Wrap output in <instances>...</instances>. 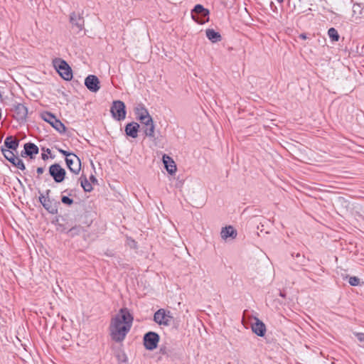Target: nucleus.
Listing matches in <instances>:
<instances>
[{
  "label": "nucleus",
  "mask_w": 364,
  "mask_h": 364,
  "mask_svg": "<svg viewBox=\"0 0 364 364\" xmlns=\"http://www.w3.org/2000/svg\"><path fill=\"white\" fill-rule=\"evenodd\" d=\"M139 128V125L136 122L129 123L125 127V132L127 135L132 138H136L138 136Z\"/></svg>",
  "instance_id": "obj_19"
},
{
  "label": "nucleus",
  "mask_w": 364,
  "mask_h": 364,
  "mask_svg": "<svg viewBox=\"0 0 364 364\" xmlns=\"http://www.w3.org/2000/svg\"><path fill=\"white\" fill-rule=\"evenodd\" d=\"M159 336L155 332H149L144 336V345L147 350H152L157 347Z\"/></svg>",
  "instance_id": "obj_9"
},
{
  "label": "nucleus",
  "mask_w": 364,
  "mask_h": 364,
  "mask_svg": "<svg viewBox=\"0 0 364 364\" xmlns=\"http://www.w3.org/2000/svg\"><path fill=\"white\" fill-rule=\"evenodd\" d=\"M13 110L15 114V117L18 120H23L26 118L28 114L27 107L21 103L14 105Z\"/></svg>",
  "instance_id": "obj_13"
},
{
  "label": "nucleus",
  "mask_w": 364,
  "mask_h": 364,
  "mask_svg": "<svg viewBox=\"0 0 364 364\" xmlns=\"http://www.w3.org/2000/svg\"><path fill=\"white\" fill-rule=\"evenodd\" d=\"M50 191L47 190L46 192V196L43 194H41L39 196V200L43 208L47 210L51 214H56L58 213V208L55 205L49 198L48 195Z\"/></svg>",
  "instance_id": "obj_8"
},
{
  "label": "nucleus",
  "mask_w": 364,
  "mask_h": 364,
  "mask_svg": "<svg viewBox=\"0 0 364 364\" xmlns=\"http://www.w3.org/2000/svg\"><path fill=\"white\" fill-rule=\"evenodd\" d=\"M47 158H48V156H47V155H46V154H42V159H44V160H45V159H46Z\"/></svg>",
  "instance_id": "obj_35"
},
{
  "label": "nucleus",
  "mask_w": 364,
  "mask_h": 364,
  "mask_svg": "<svg viewBox=\"0 0 364 364\" xmlns=\"http://www.w3.org/2000/svg\"><path fill=\"white\" fill-rule=\"evenodd\" d=\"M192 18L200 24H203L209 20V11L202 5L198 4L191 12Z\"/></svg>",
  "instance_id": "obj_2"
},
{
  "label": "nucleus",
  "mask_w": 364,
  "mask_h": 364,
  "mask_svg": "<svg viewBox=\"0 0 364 364\" xmlns=\"http://www.w3.org/2000/svg\"><path fill=\"white\" fill-rule=\"evenodd\" d=\"M355 336L357 337L358 340L360 342L364 343V333H357L355 334Z\"/></svg>",
  "instance_id": "obj_31"
},
{
  "label": "nucleus",
  "mask_w": 364,
  "mask_h": 364,
  "mask_svg": "<svg viewBox=\"0 0 364 364\" xmlns=\"http://www.w3.org/2000/svg\"><path fill=\"white\" fill-rule=\"evenodd\" d=\"M13 151L14 150L4 149V147L1 148V152H2L3 155L9 161L11 160L12 161L15 160L14 157L16 156V155L14 154Z\"/></svg>",
  "instance_id": "obj_25"
},
{
  "label": "nucleus",
  "mask_w": 364,
  "mask_h": 364,
  "mask_svg": "<svg viewBox=\"0 0 364 364\" xmlns=\"http://www.w3.org/2000/svg\"><path fill=\"white\" fill-rule=\"evenodd\" d=\"M61 200L62 203L67 205H72L73 203V200L68 196H63Z\"/></svg>",
  "instance_id": "obj_29"
},
{
  "label": "nucleus",
  "mask_w": 364,
  "mask_h": 364,
  "mask_svg": "<svg viewBox=\"0 0 364 364\" xmlns=\"http://www.w3.org/2000/svg\"><path fill=\"white\" fill-rule=\"evenodd\" d=\"M220 236L224 240H227L229 237L235 239L237 237V231L232 226L228 225L222 228Z\"/></svg>",
  "instance_id": "obj_16"
},
{
  "label": "nucleus",
  "mask_w": 364,
  "mask_h": 364,
  "mask_svg": "<svg viewBox=\"0 0 364 364\" xmlns=\"http://www.w3.org/2000/svg\"><path fill=\"white\" fill-rule=\"evenodd\" d=\"M299 37L302 39V40H306V35L305 33H301L299 34Z\"/></svg>",
  "instance_id": "obj_34"
},
{
  "label": "nucleus",
  "mask_w": 364,
  "mask_h": 364,
  "mask_svg": "<svg viewBox=\"0 0 364 364\" xmlns=\"http://www.w3.org/2000/svg\"><path fill=\"white\" fill-rule=\"evenodd\" d=\"M255 323H252L251 328L253 333L258 336H264L266 333L264 323L257 318H255Z\"/></svg>",
  "instance_id": "obj_14"
},
{
  "label": "nucleus",
  "mask_w": 364,
  "mask_h": 364,
  "mask_svg": "<svg viewBox=\"0 0 364 364\" xmlns=\"http://www.w3.org/2000/svg\"><path fill=\"white\" fill-rule=\"evenodd\" d=\"M59 152L63 155L65 156V158H70V156H73L74 154L73 153H70L63 149H59Z\"/></svg>",
  "instance_id": "obj_30"
},
{
  "label": "nucleus",
  "mask_w": 364,
  "mask_h": 364,
  "mask_svg": "<svg viewBox=\"0 0 364 364\" xmlns=\"http://www.w3.org/2000/svg\"><path fill=\"white\" fill-rule=\"evenodd\" d=\"M279 295H280L282 297H285V294H284L283 292H280Z\"/></svg>",
  "instance_id": "obj_36"
},
{
  "label": "nucleus",
  "mask_w": 364,
  "mask_h": 364,
  "mask_svg": "<svg viewBox=\"0 0 364 364\" xmlns=\"http://www.w3.org/2000/svg\"><path fill=\"white\" fill-rule=\"evenodd\" d=\"M163 163L164 166L170 174H173L176 172V166L174 161L168 155L164 154L162 157Z\"/></svg>",
  "instance_id": "obj_15"
},
{
  "label": "nucleus",
  "mask_w": 364,
  "mask_h": 364,
  "mask_svg": "<svg viewBox=\"0 0 364 364\" xmlns=\"http://www.w3.org/2000/svg\"><path fill=\"white\" fill-rule=\"evenodd\" d=\"M38 154V147L33 143H26L24 145V152L21 154L22 156H28L31 159Z\"/></svg>",
  "instance_id": "obj_17"
},
{
  "label": "nucleus",
  "mask_w": 364,
  "mask_h": 364,
  "mask_svg": "<svg viewBox=\"0 0 364 364\" xmlns=\"http://www.w3.org/2000/svg\"><path fill=\"white\" fill-rule=\"evenodd\" d=\"M278 3H282L284 0H276Z\"/></svg>",
  "instance_id": "obj_37"
},
{
  "label": "nucleus",
  "mask_w": 364,
  "mask_h": 364,
  "mask_svg": "<svg viewBox=\"0 0 364 364\" xmlns=\"http://www.w3.org/2000/svg\"><path fill=\"white\" fill-rule=\"evenodd\" d=\"M70 21L72 25L76 26L79 31H82L83 29L84 20L80 15H77L74 12L72 13L70 16Z\"/></svg>",
  "instance_id": "obj_18"
},
{
  "label": "nucleus",
  "mask_w": 364,
  "mask_h": 364,
  "mask_svg": "<svg viewBox=\"0 0 364 364\" xmlns=\"http://www.w3.org/2000/svg\"><path fill=\"white\" fill-rule=\"evenodd\" d=\"M207 38L213 43H217L221 41V36L218 32L213 29H207L205 31Z\"/></svg>",
  "instance_id": "obj_22"
},
{
  "label": "nucleus",
  "mask_w": 364,
  "mask_h": 364,
  "mask_svg": "<svg viewBox=\"0 0 364 364\" xmlns=\"http://www.w3.org/2000/svg\"><path fill=\"white\" fill-rule=\"evenodd\" d=\"M90 181H91L92 183H97V178H96L95 177V176H93V175H91V176H90Z\"/></svg>",
  "instance_id": "obj_33"
},
{
  "label": "nucleus",
  "mask_w": 364,
  "mask_h": 364,
  "mask_svg": "<svg viewBox=\"0 0 364 364\" xmlns=\"http://www.w3.org/2000/svg\"><path fill=\"white\" fill-rule=\"evenodd\" d=\"M135 114L136 118L141 122L151 117L148 110L143 105H138L135 108Z\"/></svg>",
  "instance_id": "obj_20"
},
{
  "label": "nucleus",
  "mask_w": 364,
  "mask_h": 364,
  "mask_svg": "<svg viewBox=\"0 0 364 364\" xmlns=\"http://www.w3.org/2000/svg\"><path fill=\"white\" fill-rule=\"evenodd\" d=\"M55 67L59 75L65 80H70L73 77V73L70 67L63 60H56L54 61Z\"/></svg>",
  "instance_id": "obj_3"
},
{
  "label": "nucleus",
  "mask_w": 364,
  "mask_h": 364,
  "mask_svg": "<svg viewBox=\"0 0 364 364\" xmlns=\"http://www.w3.org/2000/svg\"><path fill=\"white\" fill-rule=\"evenodd\" d=\"M44 171V168L42 167L37 168L36 172L38 174H42Z\"/></svg>",
  "instance_id": "obj_32"
},
{
  "label": "nucleus",
  "mask_w": 364,
  "mask_h": 364,
  "mask_svg": "<svg viewBox=\"0 0 364 364\" xmlns=\"http://www.w3.org/2000/svg\"><path fill=\"white\" fill-rule=\"evenodd\" d=\"M18 140L14 138L12 136H7L4 140V149L16 151L18 146Z\"/></svg>",
  "instance_id": "obj_21"
},
{
  "label": "nucleus",
  "mask_w": 364,
  "mask_h": 364,
  "mask_svg": "<svg viewBox=\"0 0 364 364\" xmlns=\"http://www.w3.org/2000/svg\"><path fill=\"white\" fill-rule=\"evenodd\" d=\"M133 316L127 308L121 309L112 318L109 326L110 336L116 342H122L130 331Z\"/></svg>",
  "instance_id": "obj_1"
},
{
  "label": "nucleus",
  "mask_w": 364,
  "mask_h": 364,
  "mask_svg": "<svg viewBox=\"0 0 364 364\" xmlns=\"http://www.w3.org/2000/svg\"><path fill=\"white\" fill-rule=\"evenodd\" d=\"M79 181H80V185H81L82 188H83V190L85 192L92 191V186L91 183L89 182V181L87 180V178H86V176H82L79 178Z\"/></svg>",
  "instance_id": "obj_23"
},
{
  "label": "nucleus",
  "mask_w": 364,
  "mask_h": 364,
  "mask_svg": "<svg viewBox=\"0 0 364 364\" xmlns=\"http://www.w3.org/2000/svg\"><path fill=\"white\" fill-rule=\"evenodd\" d=\"M348 282L351 286H358L360 284V279L357 277H350L348 279Z\"/></svg>",
  "instance_id": "obj_28"
},
{
  "label": "nucleus",
  "mask_w": 364,
  "mask_h": 364,
  "mask_svg": "<svg viewBox=\"0 0 364 364\" xmlns=\"http://www.w3.org/2000/svg\"><path fill=\"white\" fill-rule=\"evenodd\" d=\"M49 173L56 183H61L65 177V170L58 164H55L49 167Z\"/></svg>",
  "instance_id": "obj_7"
},
{
  "label": "nucleus",
  "mask_w": 364,
  "mask_h": 364,
  "mask_svg": "<svg viewBox=\"0 0 364 364\" xmlns=\"http://www.w3.org/2000/svg\"><path fill=\"white\" fill-rule=\"evenodd\" d=\"M14 161H10V162L14 165L16 167H17L18 168L23 171L25 170L26 167H25V165L23 162V161L18 158V156H15L14 157Z\"/></svg>",
  "instance_id": "obj_26"
},
{
  "label": "nucleus",
  "mask_w": 364,
  "mask_h": 364,
  "mask_svg": "<svg viewBox=\"0 0 364 364\" xmlns=\"http://www.w3.org/2000/svg\"><path fill=\"white\" fill-rule=\"evenodd\" d=\"M85 85L92 92H97L100 88V80L94 75H90L85 78Z\"/></svg>",
  "instance_id": "obj_12"
},
{
  "label": "nucleus",
  "mask_w": 364,
  "mask_h": 364,
  "mask_svg": "<svg viewBox=\"0 0 364 364\" xmlns=\"http://www.w3.org/2000/svg\"><path fill=\"white\" fill-rule=\"evenodd\" d=\"M110 112L115 119L118 121L123 120L126 117L124 103L120 100L114 101Z\"/></svg>",
  "instance_id": "obj_6"
},
{
  "label": "nucleus",
  "mask_w": 364,
  "mask_h": 364,
  "mask_svg": "<svg viewBox=\"0 0 364 364\" xmlns=\"http://www.w3.org/2000/svg\"><path fill=\"white\" fill-rule=\"evenodd\" d=\"M363 347L364 348V343H363Z\"/></svg>",
  "instance_id": "obj_38"
},
{
  "label": "nucleus",
  "mask_w": 364,
  "mask_h": 364,
  "mask_svg": "<svg viewBox=\"0 0 364 364\" xmlns=\"http://www.w3.org/2000/svg\"><path fill=\"white\" fill-rule=\"evenodd\" d=\"M328 35L333 41H338L339 40V35L337 30L334 28H331L328 31Z\"/></svg>",
  "instance_id": "obj_27"
},
{
  "label": "nucleus",
  "mask_w": 364,
  "mask_h": 364,
  "mask_svg": "<svg viewBox=\"0 0 364 364\" xmlns=\"http://www.w3.org/2000/svg\"><path fill=\"white\" fill-rule=\"evenodd\" d=\"M67 166L71 172L78 174L81 169L80 159L75 155L70 156V158H65Z\"/></svg>",
  "instance_id": "obj_11"
},
{
  "label": "nucleus",
  "mask_w": 364,
  "mask_h": 364,
  "mask_svg": "<svg viewBox=\"0 0 364 364\" xmlns=\"http://www.w3.org/2000/svg\"><path fill=\"white\" fill-rule=\"evenodd\" d=\"M353 13L358 17L364 16V8H361V5L359 4H355L353 6Z\"/></svg>",
  "instance_id": "obj_24"
},
{
  "label": "nucleus",
  "mask_w": 364,
  "mask_h": 364,
  "mask_svg": "<svg viewBox=\"0 0 364 364\" xmlns=\"http://www.w3.org/2000/svg\"><path fill=\"white\" fill-rule=\"evenodd\" d=\"M141 129L146 136L154 138L155 135V124L151 117L140 122Z\"/></svg>",
  "instance_id": "obj_10"
},
{
  "label": "nucleus",
  "mask_w": 364,
  "mask_h": 364,
  "mask_svg": "<svg viewBox=\"0 0 364 364\" xmlns=\"http://www.w3.org/2000/svg\"><path fill=\"white\" fill-rule=\"evenodd\" d=\"M172 319L173 316L171 313L164 309H159L154 315V321L160 326H169Z\"/></svg>",
  "instance_id": "obj_4"
},
{
  "label": "nucleus",
  "mask_w": 364,
  "mask_h": 364,
  "mask_svg": "<svg viewBox=\"0 0 364 364\" xmlns=\"http://www.w3.org/2000/svg\"><path fill=\"white\" fill-rule=\"evenodd\" d=\"M41 118L49 123L54 129L60 133L65 132V125L50 112H45L41 114Z\"/></svg>",
  "instance_id": "obj_5"
}]
</instances>
